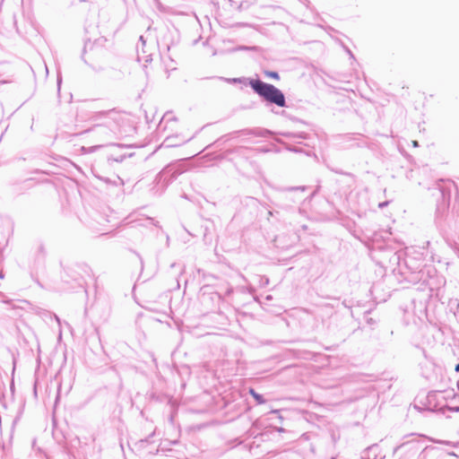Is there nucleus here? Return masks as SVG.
<instances>
[{
    "instance_id": "nucleus-2",
    "label": "nucleus",
    "mask_w": 459,
    "mask_h": 459,
    "mask_svg": "<svg viewBox=\"0 0 459 459\" xmlns=\"http://www.w3.org/2000/svg\"><path fill=\"white\" fill-rule=\"evenodd\" d=\"M249 394L254 397L258 404L264 403L265 401L264 400L263 396L257 394L253 388L249 389Z\"/></svg>"
},
{
    "instance_id": "nucleus-3",
    "label": "nucleus",
    "mask_w": 459,
    "mask_h": 459,
    "mask_svg": "<svg viewBox=\"0 0 459 459\" xmlns=\"http://www.w3.org/2000/svg\"><path fill=\"white\" fill-rule=\"evenodd\" d=\"M264 74L269 77V78H273L274 80H279V74L276 73V72H273V71H265L264 72Z\"/></svg>"
},
{
    "instance_id": "nucleus-4",
    "label": "nucleus",
    "mask_w": 459,
    "mask_h": 459,
    "mask_svg": "<svg viewBox=\"0 0 459 459\" xmlns=\"http://www.w3.org/2000/svg\"><path fill=\"white\" fill-rule=\"evenodd\" d=\"M412 144H413L414 147H417L418 146V142L417 141H413Z\"/></svg>"
},
{
    "instance_id": "nucleus-5",
    "label": "nucleus",
    "mask_w": 459,
    "mask_h": 459,
    "mask_svg": "<svg viewBox=\"0 0 459 459\" xmlns=\"http://www.w3.org/2000/svg\"><path fill=\"white\" fill-rule=\"evenodd\" d=\"M455 371L459 372V363L455 366Z\"/></svg>"
},
{
    "instance_id": "nucleus-1",
    "label": "nucleus",
    "mask_w": 459,
    "mask_h": 459,
    "mask_svg": "<svg viewBox=\"0 0 459 459\" xmlns=\"http://www.w3.org/2000/svg\"><path fill=\"white\" fill-rule=\"evenodd\" d=\"M252 89L264 100L274 103L279 107L285 106V98L283 93L272 84L265 83L260 80H252L250 82Z\"/></svg>"
}]
</instances>
